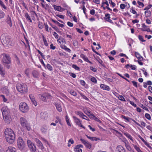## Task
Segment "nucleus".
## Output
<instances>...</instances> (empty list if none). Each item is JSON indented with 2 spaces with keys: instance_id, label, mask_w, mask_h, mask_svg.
Listing matches in <instances>:
<instances>
[{
  "instance_id": "nucleus-1",
  "label": "nucleus",
  "mask_w": 152,
  "mask_h": 152,
  "mask_svg": "<svg viewBox=\"0 0 152 152\" xmlns=\"http://www.w3.org/2000/svg\"><path fill=\"white\" fill-rule=\"evenodd\" d=\"M4 121L7 124L10 123L11 121L10 111L7 106L3 107L1 109Z\"/></svg>"
},
{
  "instance_id": "nucleus-2",
  "label": "nucleus",
  "mask_w": 152,
  "mask_h": 152,
  "mask_svg": "<svg viewBox=\"0 0 152 152\" xmlns=\"http://www.w3.org/2000/svg\"><path fill=\"white\" fill-rule=\"evenodd\" d=\"M1 58L4 66L8 69L10 68V66L8 64L11 63V58L8 54L2 53L1 54Z\"/></svg>"
},
{
  "instance_id": "nucleus-3",
  "label": "nucleus",
  "mask_w": 152,
  "mask_h": 152,
  "mask_svg": "<svg viewBox=\"0 0 152 152\" xmlns=\"http://www.w3.org/2000/svg\"><path fill=\"white\" fill-rule=\"evenodd\" d=\"M17 89L22 93H26L28 91L27 85L24 83H18L16 86Z\"/></svg>"
},
{
  "instance_id": "nucleus-4",
  "label": "nucleus",
  "mask_w": 152,
  "mask_h": 152,
  "mask_svg": "<svg viewBox=\"0 0 152 152\" xmlns=\"http://www.w3.org/2000/svg\"><path fill=\"white\" fill-rule=\"evenodd\" d=\"M19 109L21 112L25 113L28 111L29 108L28 105L26 103L22 102L19 104Z\"/></svg>"
},
{
  "instance_id": "nucleus-5",
  "label": "nucleus",
  "mask_w": 152,
  "mask_h": 152,
  "mask_svg": "<svg viewBox=\"0 0 152 152\" xmlns=\"http://www.w3.org/2000/svg\"><path fill=\"white\" fill-rule=\"evenodd\" d=\"M20 124L22 126L26 128V129L29 131L31 129L29 125L27 120L24 117H21L20 119Z\"/></svg>"
},
{
  "instance_id": "nucleus-6",
  "label": "nucleus",
  "mask_w": 152,
  "mask_h": 152,
  "mask_svg": "<svg viewBox=\"0 0 152 152\" xmlns=\"http://www.w3.org/2000/svg\"><path fill=\"white\" fill-rule=\"evenodd\" d=\"M17 145L18 148L20 150H23L25 149V144L23 139L19 137L17 140Z\"/></svg>"
},
{
  "instance_id": "nucleus-7",
  "label": "nucleus",
  "mask_w": 152,
  "mask_h": 152,
  "mask_svg": "<svg viewBox=\"0 0 152 152\" xmlns=\"http://www.w3.org/2000/svg\"><path fill=\"white\" fill-rule=\"evenodd\" d=\"M1 40L4 45H10V39L8 37L2 35L1 37Z\"/></svg>"
},
{
  "instance_id": "nucleus-8",
  "label": "nucleus",
  "mask_w": 152,
  "mask_h": 152,
  "mask_svg": "<svg viewBox=\"0 0 152 152\" xmlns=\"http://www.w3.org/2000/svg\"><path fill=\"white\" fill-rule=\"evenodd\" d=\"M28 146L31 151L35 152L36 151V147L34 144L30 140H27Z\"/></svg>"
},
{
  "instance_id": "nucleus-9",
  "label": "nucleus",
  "mask_w": 152,
  "mask_h": 152,
  "mask_svg": "<svg viewBox=\"0 0 152 152\" xmlns=\"http://www.w3.org/2000/svg\"><path fill=\"white\" fill-rule=\"evenodd\" d=\"M5 137H8L10 136L15 135L14 132L11 129L9 128H7L5 129L4 132Z\"/></svg>"
},
{
  "instance_id": "nucleus-10",
  "label": "nucleus",
  "mask_w": 152,
  "mask_h": 152,
  "mask_svg": "<svg viewBox=\"0 0 152 152\" xmlns=\"http://www.w3.org/2000/svg\"><path fill=\"white\" fill-rule=\"evenodd\" d=\"M6 141L10 144L13 143L15 140V135H13L8 136V137H5Z\"/></svg>"
},
{
  "instance_id": "nucleus-11",
  "label": "nucleus",
  "mask_w": 152,
  "mask_h": 152,
  "mask_svg": "<svg viewBox=\"0 0 152 152\" xmlns=\"http://www.w3.org/2000/svg\"><path fill=\"white\" fill-rule=\"evenodd\" d=\"M80 140L87 148L89 149H90L91 148V143L82 138L80 139Z\"/></svg>"
},
{
  "instance_id": "nucleus-12",
  "label": "nucleus",
  "mask_w": 152,
  "mask_h": 152,
  "mask_svg": "<svg viewBox=\"0 0 152 152\" xmlns=\"http://www.w3.org/2000/svg\"><path fill=\"white\" fill-rule=\"evenodd\" d=\"M115 152H126V151L122 146L119 145L116 148Z\"/></svg>"
},
{
  "instance_id": "nucleus-13",
  "label": "nucleus",
  "mask_w": 152,
  "mask_h": 152,
  "mask_svg": "<svg viewBox=\"0 0 152 152\" xmlns=\"http://www.w3.org/2000/svg\"><path fill=\"white\" fill-rule=\"evenodd\" d=\"M35 141L37 144L38 146L41 150L44 149V148L43 146V145L41 142L38 139L36 138L35 140Z\"/></svg>"
},
{
  "instance_id": "nucleus-14",
  "label": "nucleus",
  "mask_w": 152,
  "mask_h": 152,
  "mask_svg": "<svg viewBox=\"0 0 152 152\" xmlns=\"http://www.w3.org/2000/svg\"><path fill=\"white\" fill-rule=\"evenodd\" d=\"M83 146L82 145H78L75 146V152H82V150L81 148H83Z\"/></svg>"
},
{
  "instance_id": "nucleus-15",
  "label": "nucleus",
  "mask_w": 152,
  "mask_h": 152,
  "mask_svg": "<svg viewBox=\"0 0 152 152\" xmlns=\"http://www.w3.org/2000/svg\"><path fill=\"white\" fill-rule=\"evenodd\" d=\"M48 115L46 112L42 113H41V117L42 119L46 120L48 118Z\"/></svg>"
},
{
  "instance_id": "nucleus-16",
  "label": "nucleus",
  "mask_w": 152,
  "mask_h": 152,
  "mask_svg": "<svg viewBox=\"0 0 152 152\" xmlns=\"http://www.w3.org/2000/svg\"><path fill=\"white\" fill-rule=\"evenodd\" d=\"M29 97L33 104L35 106H37V102L35 100V99L34 95L33 94H30L29 95Z\"/></svg>"
},
{
  "instance_id": "nucleus-17",
  "label": "nucleus",
  "mask_w": 152,
  "mask_h": 152,
  "mask_svg": "<svg viewBox=\"0 0 152 152\" xmlns=\"http://www.w3.org/2000/svg\"><path fill=\"white\" fill-rule=\"evenodd\" d=\"M75 113L76 114L79 115L80 117H82L83 119H84L85 117L88 118V117L81 111H76L75 112Z\"/></svg>"
},
{
  "instance_id": "nucleus-18",
  "label": "nucleus",
  "mask_w": 152,
  "mask_h": 152,
  "mask_svg": "<svg viewBox=\"0 0 152 152\" xmlns=\"http://www.w3.org/2000/svg\"><path fill=\"white\" fill-rule=\"evenodd\" d=\"M73 118L74 119V121L77 125L79 126L81 123V121L78 118L75 116H73Z\"/></svg>"
},
{
  "instance_id": "nucleus-19",
  "label": "nucleus",
  "mask_w": 152,
  "mask_h": 152,
  "mask_svg": "<svg viewBox=\"0 0 152 152\" xmlns=\"http://www.w3.org/2000/svg\"><path fill=\"white\" fill-rule=\"evenodd\" d=\"M16 149L15 148L10 146L7 149L6 152H16Z\"/></svg>"
},
{
  "instance_id": "nucleus-20",
  "label": "nucleus",
  "mask_w": 152,
  "mask_h": 152,
  "mask_svg": "<svg viewBox=\"0 0 152 152\" xmlns=\"http://www.w3.org/2000/svg\"><path fill=\"white\" fill-rule=\"evenodd\" d=\"M54 104L56 106L58 111L59 112H61L62 110L61 105L57 103H55Z\"/></svg>"
},
{
  "instance_id": "nucleus-21",
  "label": "nucleus",
  "mask_w": 152,
  "mask_h": 152,
  "mask_svg": "<svg viewBox=\"0 0 152 152\" xmlns=\"http://www.w3.org/2000/svg\"><path fill=\"white\" fill-rule=\"evenodd\" d=\"M80 57L82 58L85 61L91 64H92V62L89 60L88 58L83 54H81L80 55Z\"/></svg>"
},
{
  "instance_id": "nucleus-22",
  "label": "nucleus",
  "mask_w": 152,
  "mask_h": 152,
  "mask_svg": "<svg viewBox=\"0 0 152 152\" xmlns=\"http://www.w3.org/2000/svg\"><path fill=\"white\" fill-rule=\"evenodd\" d=\"M100 87L103 90L107 91H109L110 90V88L109 86L104 84H101L100 86Z\"/></svg>"
},
{
  "instance_id": "nucleus-23",
  "label": "nucleus",
  "mask_w": 152,
  "mask_h": 152,
  "mask_svg": "<svg viewBox=\"0 0 152 152\" xmlns=\"http://www.w3.org/2000/svg\"><path fill=\"white\" fill-rule=\"evenodd\" d=\"M5 74V72L3 66L0 64V74L2 76H4Z\"/></svg>"
},
{
  "instance_id": "nucleus-24",
  "label": "nucleus",
  "mask_w": 152,
  "mask_h": 152,
  "mask_svg": "<svg viewBox=\"0 0 152 152\" xmlns=\"http://www.w3.org/2000/svg\"><path fill=\"white\" fill-rule=\"evenodd\" d=\"M135 56L137 58L138 60L142 61L143 60V57L140 56L139 53L137 52H135Z\"/></svg>"
},
{
  "instance_id": "nucleus-25",
  "label": "nucleus",
  "mask_w": 152,
  "mask_h": 152,
  "mask_svg": "<svg viewBox=\"0 0 152 152\" xmlns=\"http://www.w3.org/2000/svg\"><path fill=\"white\" fill-rule=\"evenodd\" d=\"M6 21L8 24L11 27L12 26V23L11 19V18L9 15L7 17L6 19Z\"/></svg>"
},
{
  "instance_id": "nucleus-26",
  "label": "nucleus",
  "mask_w": 152,
  "mask_h": 152,
  "mask_svg": "<svg viewBox=\"0 0 152 152\" xmlns=\"http://www.w3.org/2000/svg\"><path fill=\"white\" fill-rule=\"evenodd\" d=\"M25 17L27 21H29V22L31 23L32 22V21L31 20L30 17L28 13H25Z\"/></svg>"
},
{
  "instance_id": "nucleus-27",
  "label": "nucleus",
  "mask_w": 152,
  "mask_h": 152,
  "mask_svg": "<svg viewBox=\"0 0 152 152\" xmlns=\"http://www.w3.org/2000/svg\"><path fill=\"white\" fill-rule=\"evenodd\" d=\"M139 137L142 140V141L143 142L145 145L149 148L150 147L151 148V147L150 146L148 143L141 136L139 135Z\"/></svg>"
},
{
  "instance_id": "nucleus-28",
  "label": "nucleus",
  "mask_w": 152,
  "mask_h": 152,
  "mask_svg": "<svg viewBox=\"0 0 152 152\" xmlns=\"http://www.w3.org/2000/svg\"><path fill=\"white\" fill-rule=\"evenodd\" d=\"M139 137L142 140V141L143 142L145 145L149 148L150 147L151 148V147L150 146L148 143L141 136L139 135Z\"/></svg>"
},
{
  "instance_id": "nucleus-29",
  "label": "nucleus",
  "mask_w": 152,
  "mask_h": 152,
  "mask_svg": "<svg viewBox=\"0 0 152 152\" xmlns=\"http://www.w3.org/2000/svg\"><path fill=\"white\" fill-rule=\"evenodd\" d=\"M139 137L142 140V141L143 142L145 145L149 148L150 147L151 148V147L150 146L148 143L141 136L139 135Z\"/></svg>"
},
{
  "instance_id": "nucleus-30",
  "label": "nucleus",
  "mask_w": 152,
  "mask_h": 152,
  "mask_svg": "<svg viewBox=\"0 0 152 152\" xmlns=\"http://www.w3.org/2000/svg\"><path fill=\"white\" fill-rule=\"evenodd\" d=\"M124 134L132 142H133V140L131 135L127 132L124 133Z\"/></svg>"
},
{
  "instance_id": "nucleus-31",
  "label": "nucleus",
  "mask_w": 152,
  "mask_h": 152,
  "mask_svg": "<svg viewBox=\"0 0 152 152\" xmlns=\"http://www.w3.org/2000/svg\"><path fill=\"white\" fill-rule=\"evenodd\" d=\"M52 21L54 23L56 24L58 26H60L61 27H63L64 26V25L63 24H60L56 20L52 19Z\"/></svg>"
},
{
  "instance_id": "nucleus-32",
  "label": "nucleus",
  "mask_w": 152,
  "mask_h": 152,
  "mask_svg": "<svg viewBox=\"0 0 152 152\" xmlns=\"http://www.w3.org/2000/svg\"><path fill=\"white\" fill-rule=\"evenodd\" d=\"M32 75L34 77L37 78L38 77L39 74L37 71L34 70L32 72Z\"/></svg>"
},
{
  "instance_id": "nucleus-33",
  "label": "nucleus",
  "mask_w": 152,
  "mask_h": 152,
  "mask_svg": "<svg viewBox=\"0 0 152 152\" xmlns=\"http://www.w3.org/2000/svg\"><path fill=\"white\" fill-rule=\"evenodd\" d=\"M30 13L31 15V17L33 19V18H34L35 17H38L35 11H31L30 12Z\"/></svg>"
},
{
  "instance_id": "nucleus-34",
  "label": "nucleus",
  "mask_w": 152,
  "mask_h": 152,
  "mask_svg": "<svg viewBox=\"0 0 152 152\" xmlns=\"http://www.w3.org/2000/svg\"><path fill=\"white\" fill-rule=\"evenodd\" d=\"M61 48L63 49H64L65 50L68 52L70 53L71 51V50L67 48V47L65 45H63L61 46Z\"/></svg>"
},
{
  "instance_id": "nucleus-35",
  "label": "nucleus",
  "mask_w": 152,
  "mask_h": 152,
  "mask_svg": "<svg viewBox=\"0 0 152 152\" xmlns=\"http://www.w3.org/2000/svg\"><path fill=\"white\" fill-rule=\"evenodd\" d=\"M53 7L54 8L57 10L60 11L61 10V7L60 6H57L55 5H53Z\"/></svg>"
},
{
  "instance_id": "nucleus-36",
  "label": "nucleus",
  "mask_w": 152,
  "mask_h": 152,
  "mask_svg": "<svg viewBox=\"0 0 152 152\" xmlns=\"http://www.w3.org/2000/svg\"><path fill=\"white\" fill-rule=\"evenodd\" d=\"M145 15L146 17H149L151 15V12L149 10H146L145 12Z\"/></svg>"
},
{
  "instance_id": "nucleus-37",
  "label": "nucleus",
  "mask_w": 152,
  "mask_h": 152,
  "mask_svg": "<svg viewBox=\"0 0 152 152\" xmlns=\"http://www.w3.org/2000/svg\"><path fill=\"white\" fill-rule=\"evenodd\" d=\"M39 98H40L41 99L42 101H44V102L46 101V98L45 96H43L42 95L39 94Z\"/></svg>"
},
{
  "instance_id": "nucleus-38",
  "label": "nucleus",
  "mask_w": 152,
  "mask_h": 152,
  "mask_svg": "<svg viewBox=\"0 0 152 152\" xmlns=\"http://www.w3.org/2000/svg\"><path fill=\"white\" fill-rule=\"evenodd\" d=\"M41 130L42 133H45L46 132L47 129L46 127H42L41 129Z\"/></svg>"
},
{
  "instance_id": "nucleus-39",
  "label": "nucleus",
  "mask_w": 152,
  "mask_h": 152,
  "mask_svg": "<svg viewBox=\"0 0 152 152\" xmlns=\"http://www.w3.org/2000/svg\"><path fill=\"white\" fill-rule=\"evenodd\" d=\"M66 120L67 125L69 126H71V125L70 123L69 122V119L68 116L66 115Z\"/></svg>"
},
{
  "instance_id": "nucleus-40",
  "label": "nucleus",
  "mask_w": 152,
  "mask_h": 152,
  "mask_svg": "<svg viewBox=\"0 0 152 152\" xmlns=\"http://www.w3.org/2000/svg\"><path fill=\"white\" fill-rule=\"evenodd\" d=\"M134 148L138 152H142L139 147L136 145H134Z\"/></svg>"
},
{
  "instance_id": "nucleus-41",
  "label": "nucleus",
  "mask_w": 152,
  "mask_h": 152,
  "mask_svg": "<svg viewBox=\"0 0 152 152\" xmlns=\"http://www.w3.org/2000/svg\"><path fill=\"white\" fill-rule=\"evenodd\" d=\"M50 25L56 31H57L58 32H61V31L59 30L58 29V28L56 26H54L52 25L51 24H50Z\"/></svg>"
},
{
  "instance_id": "nucleus-42",
  "label": "nucleus",
  "mask_w": 152,
  "mask_h": 152,
  "mask_svg": "<svg viewBox=\"0 0 152 152\" xmlns=\"http://www.w3.org/2000/svg\"><path fill=\"white\" fill-rule=\"evenodd\" d=\"M0 4L1 6L4 9H7V7L4 5L3 2L1 0H0Z\"/></svg>"
},
{
  "instance_id": "nucleus-43",
  "label": "nucleus",
  "mask_w": 152,
  "mask_h": 152,
  "mask_svg": "<svg viewBox=\"0 0 152 152\" xmlns=\"http://www.w3.org/2000/svg\"><path fill=\"white\" fill-rule=\"evenodd\" d=\"M70 93L74 96H76L77 94V93L73 90H71L70 91Z\"/></svg>"
},
{
  "instance_id": "nucleus-44",
  "label": "nucleus",
  "mask_w": 152,
  "mask_h": 152,
  "mask_svg": "<svg viewBox=\"0 0 152 152\" xmlns=\"http://www.w3.org/2000/svg\"><path fill=\"white\" fill-rule=\"evenodd\" d=\"M121 117L123 118L126 120L128 122L129 121V119H131V118H129L123 115H122L121 116Z\"/></svg>"
},
{
  "instance_id": "nucleus-45",
  "label": "nucleus",
  "mask_w": 152,
  "mask_h": 152,
  "mask_svg": "<svg viewBox=\"0 0 152 152\" xmlns=\"http://www.w3.org/2000/svg\"><path fill=\"white\" fill-rule=\"evenodd\" d=\"M73 45L74 46L77 47L78 46V42L76 40H74L73 42Z\"/></svg>"
},
{
  "instance_id": "nucleus-46",
  "label": "nucleus",
  "mask_w": 152,
  "mask_h": 152,
  "mask_svg": "<svg viewBox=\"0 0 152 152\" xmlns=\"http://www.w3.org/2000/svg\"><path fill=\"white\" fill-rule=\"evenodd\" d=\"M142 30L143 31H146L148 32H150L151 31L150 30L149 28L147 27H144L142 28Z\"/></svg>"
},
{
  "instance_id": "nucleus-47",
  "label": "nucleus",
  "mask_w": 152,
  "mask_h": 152,
  "mask_svg": "<svg viewBox=\"0 0 152 152\" xmlns=\"http://www.w3.org/2000/svg\"><path fill=\"white\" fill-rule=\"evenodd\" d=\"M4 12L1 10H0V18H4Z\"/></svg>"
},
{
  "instance_id": "nucleus-48",
  "label": "nucleus",
  "mask_w": 152,
  "mask_h": 152,
  "mask_svg": "<svg viewBox=\"0 0 152 152\" xmlns=\"http://www.w3.org/2000/svg\"><path fill=\"white\" fill-rule=\"evenodd\" d=\"M47 67L50 71H52V70L53 68L49 64H47Z\"/></svg>"
},
{
  "instance_id": "nucleus-49",
  "label": "nucleus",
  "mask_w": 152,
  "mask_h": 152,
  "mask_svg": "<svg viewBox=\"0 0 152 152\" xmlns=\"http://www.w3.org/2000/svg\"><path fill=\"white\" fill-rule=\"evenodd\" d=\"M91 80L94 83H97V80L96 78L94 77H92L91 79Z\"/></svg>"
},
{
  "instance_id": "nucleus-50",
  "label": "nucleus",
  "mask_w": 152,
  "mask_h": 152,
  "mask_svg": "<svg viewBox=\"0 0 152 152\" xmlns=\"http://www.w3.org/2000/svg\"><path fill=\"white\" fill-rule=\"evenodd\" d=\"M145 118L148 120L151 119V117L150 115L148 113H146L145 115Z\"/></svg>"
},
{
  "instance_id": "nucleus-51",
  "label": "nucleus",
  "mask_w": 152,
  "mask_h": 152,
  "mask_svg": "<svg viewBox=\"0 0 152 152\" xmlns=\"http://www.w3.org/2000/svg\"><path fill=\"white\" fill-rule=\"evenodd\" d=\"M138 38L140 41H141L142 42H145V40L143 39V37L140 35L138 36Z\"/></svg>"
},
{
  "instance_id": "nucleus-52",
  "label": "nucleus",
  "mask_w": 152,
  "mask_h": 152,
  "mask_svg": "<svg viewBox=\"0 0 152 152\" xmlns=\"http://www.w3.org/2000/svg\"><path fill=\"white\" fill-rule=\"evenodd\" d=\"M43 40L44 42V45L46 46H48V44L47 42L46 39L44 37H43Z\"/></svg>"
},
{
  "instance_id": "nucleus-53",
  "label": "nucleus",
  "mask_w": 152,
  "mask_h": 152,
  "mask_svg": "<svg viewBox=\"0 0 152 152\" xmlns=\"http://www.w3.org/2000/svg\"><path fill=\"white\" fill-rule=\"evenodd\" d=\"M72 67L76 70H79L80 69L78 67L77 65L75 64H73L72 65Z\"/></svg>"
},
{
  "instance_id": "nucleus-54",
  "label": "nucleus",
  "mask_w": 152,
  "mask_h": 152,
  "mask_svg": "<svg viewBox=\"0 0 152 152\" xmlns=\"http://www.w3.org/2000/svg\"><path fill=\"white\" fill-rule=\"evenodd\" d=\"M119 99L123 101H125V100L124 97L122 96H119L118 97Z\"/></svg>"
},
{
  "instance_id": "nucleus-55",
  "label": "nucleus",
  "mask_w": 152,
  "mask_h": 152,
  "mask_svg": "<svg viewBox=\"0 0 152 152\" xmlns=\"http://www.w3.org/2000/svg\"><path fill=\"white\" fill-rule=\"evenodd\" d=\"M126 149L129 151H132V148L130 146L129 144L126 146Z\"/></svg>"
},
{
  "instance_id": "nucleus-56",
  "label": "nucleus",
  "mask_w": 152,
  "mask_h": 152,
  "mask_svg": "<svg viewBox=\"0 0 152 152\" xmlns=\"http://www.w3.org/2000/svg\"><path fill=\"white\" fill-rule=\"evenodd\" d=\"M89 118L91 119H94L95 117H96L92 113L88 116Z\"/></svg>"
},
{
  "instance_id": "nucleus-57",
  "label": "nucleus",
  "mask_w": 152,
  "mask_h": 152,
  "mask_svg": "<svg viewBox=\"0 0 152 152\" xmlns=\"http://www.w3.org/2000/svg\"><path fill=\"white\" fill-rule=\"evenodd\" d=\"M140 107L143 109H144L147 111H148V108L144 106L143 104H141V106H140Z\"/></svg>"
},
{
  "instance_id": "nucleus-58",
  "label": "nucleus",
  "mask_w": 152,
  "mask_h": 152,
  "mask_svg": "<svg viewBox=\"0 0 152 152\" xmlns=\"http://www.w3.org/2000/svg\"><path fill=\"white\" fill-rule=\"evenodd\" d=\"M38 26L39 28L41 29L42 28H43V26L42 25V23H40V22H39L38 23Z\"/></svg>"
},
{
  "instance_id": "nucleus-59",
  "label": "nucleus",
  "mask_w": 152,
  "mask_h": 152,
  "mask_svg": "<svg viewBox=\"0 0 152 152\" xmlns=\"http://www.w3.org/2000/svg\"><path fill=\"white\" fill-rule=\"evenodd\" d=\"M53 35L56 39H58V35L57 33L55 32H54L53 34Z\"/></svg>"
},
{
  "instance_id": "nucleus-60",
  "label": "nucleus",
  "mask_w": 152,
  "mask_h": 152,
  "mask_svg": "<svg viewBox=\"0 0 152 152\" xmlns=\"http://www.w3.org/2000/svg\"><path fill=\"white\" fill-rule=\"evenodd\" d=\"M126 7L125 4H122L120 5V7L121 9H124Z\"/></svg>"
},
{
  "instance_id": "nucleus-61",
  "label": "nucleus",
  "mask_w": 152,
  "mask_h": 152,
  "mask_svg": "<svg viewBox=\"0 0 152 152\" xmlns=\"http://www.w3.org/2000/svg\"><path fill=\"white\" fill-rule=\"evenodd\" d=\"M81 84L83 86H85L86 85V83L83 80H81L80 81Z\"/></svg>"
},
{
  "instance_id": "nucleus-62",
  "label": "nucleus",
  "mask_w": 152,
  "mask_h": 152,
  "mask_svg": "<svg viewBox=\"0 0 152 152\" xmlns=\"http://www.w3.org/2000/svg\"><path fill=\"white\" fill-rule=\"evenodd\" d=\"M152 5H149L147 6L144 9V10H146L150 9Z\"/></svg>"
},
{
  "instance_id": "nucleus-63",
  "label": "nucleus",
  "mask_w": 152,
  "mask_h": 152,
  "mask_svg": "<svg viewBox=\"0 0 152 152\" xmlns=\"http://www.w3.org/2000/svg\"><path fill=\"white\" fill-rule=\"evenodd\" d=\"M45 31H46L49 32V30H48V26L47 24H45Z\"/></svg>"
},
{
  "instance_id": "nucleus-64",
  "label": "nucleus",
  "mask_w": 152,
  "mask_h": 152,
  "mask_svg": "<svg viewBox=\"0 0 152 152\" xmlns=\"http://www.w3.org/2000/svg\"><path fill=\"white\" fill-rule=\"evenodd\" d=\"M25 73L27 76H28L29 72V70L28 69H26L25 70Z\"/></svg>"
}]
</instances>
